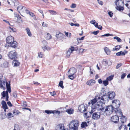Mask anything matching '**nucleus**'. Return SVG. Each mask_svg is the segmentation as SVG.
I'll return each instance as SVG.
<instances>
[{"instance_id": "49", "label": "nucleus", "mask_w": 130, "mask_h": 130, "mask_svg": "<svg viewBox=\"0 0 130 130\" xmlns=\"http://www.w3.org/2000/svg\"><path fill=\"white\" fill-rule=\"evenodd\" d=\"M0 116L1 119H4L7 117L6 114H1Z\"/></svg>"}, {"instance_id": "17", "label": "nucleus", "mask_w": 130, "mask_h": 130, "mask_svg": "<svg viewBox=\"0 0 130 130\" xmlns=\"http://www.w3.org/2000/svg\"><path fill=\"white\" fill-rule=\"evenodd\" d=\"M119 118L116 115H115L112 116L111 119V121L113 122L116 123L119 121Z\"/></svg>"}, {"instance_id": "34", "label": "nucleus", "mask_w": 130, "mask_h": 130, "mask_svg": "<svg viewBox=\"0 0 130 130\" xmlns=\"http://www.w3.org/2000/svg\"><path fill=\"white\" fill-rule=\"evenodd\" d=\"M25 30L26 31L27 33L28 34V36L29 37H31L32 36V34L30 31L29 28L28 27H27L26 28Z\"/></svg>"}, {"instance_id": "15", "label": "nucleus", "mask_w": 130, "mask_h": 130, "mask_svg": "<svg viewBox=\"0 0 130 130\" xmlns=\"http://www.w3.org/2000/svg\"><path fill=\"white\" fill-rule=\"evenodd\" d=\"M74 50V48L73 46H71V48L67 51V56L68 57H69L70 55L71 54Z\"/></svg>"}, {"instance_id": "50", "label": "nucleus", "mask_w": 130, "mask_h": 130, "mask_svg": "<svg viewBox=\"0 0 130 130\" xmlns=\"http://www.w3.org/2000/svg\"><path fill=\"white\" fill-rule=\"evenodd\" d=\"M8 28L10 29L11 30V31H12L13 32H15L16 31V29L13 27H9Z\"/></svg>"}, {"instance_id": "3", "label": "nucleus", "mask_w": 130, "mask_h": 130, "mask_svg": "<svg viewBox=\"0 0 130 130\" xmlns=\"http://www.w3.org/2000/svg\"><path fill=\"white\" fill-rule=\"evenodd\" d=\"M97 102V100L95 98L91 100L90 102H88V105L90 106V104H91V111L89 112L90 114H92L95 111V108H96L95 103Z\"/></svg>"}, {"instance_id": "27", "label": "nucleus", "mask_w": 130, "mask_h": 130, "mask_svg": "<svg viewBox=\"0 0 130 130\" xmlns=\"http://www.w3.org/2000/svg\"><path fill=\"white\" fill-rule=\"evenodd\" d=\"M114 112H115L116 113V114H122V112L121 110L118 108H115Z\"/></svg>"}, {"instance_id": "31", "label": "nucleus", "mask_w": 130, "mask_h": 130, "mask_svg": "<svg viewBox=\"0 0 130 130\" xmlns=\"http://www.w3.org/2000/svg\"><path fill=\"white\" fill-rule=\"evenodd\" d=\"M88 126V125L87 123L85 122H82L81 125V127L82 128H86Z\"/></svg>"}, {"instance_id": "12", "label": "nucleus", "mask_w": 130, "mask_h": 130, "mask_svg": "<svg viewBox=\"0 0 130 130\" xmlns=\"http://www.w3.org/2000/svg\"><path fill=\"white\" fill-rule=\"evenodd\" d=\"M42 43L44 44V46L43 47H42V48L44 51H45L46 50L47 51L50 50V47L48 46H46L47 43L45 40H44L42 41Z\"/></svg>"}, {"instance_id": "62", "label": "nucleus", "mask_w": 130, "mask_h": 130, "mask_svg": "<svg viewBox=\"0 0 130 130\" xmlns=\"http://www.w3.org/2000/svg\"><path fill=\"white\" fill-rule=\"evenodd\" d=\"M26 12L27 14H29L30 12L28 10L26 9V8L25 7V9L24 10V12Z\"/></svg>"}, {"instance_id": "23", "label": "nucleus", "mask_w": 130, "mask_h": 130, "mask_svg": "<svg viewBox=\"0 0 130 130\" xmlns=\"http://www.w3.org/2000/svg\"><path fill=\"white\" fill-rule=\"evenodd\" d=\"M121 115L120 117V120L121 122L122 123H124L125 122H126V118L124 116H123V114H120Z\"/></svg>"}, {"instance_id": "16", "label": "nucleus", "mask_w": 130, "mask_h": 130, "mask_svg": "<svg viewBox=\"0 0 130 130\" xmlns=\"http://www.w3.org/2000/svg\"><path fill=\"white\" fill-rule=\"evenodd\" d=\"M56 130H66L63 124H60L57 126L56 127Z\"/></svg>"}, {"instance_id": "14", "label": "nucleus", "mask_w": 130, "mask_h": 130, "mask_svg": "<svg viewBox=\"0 0 130 130\" xmlns=\"http://www.w3.org/2000/svg\"><path fill=\"white\" fill-rule=\"evenodd\" d=\"M25 9V7L22 6H19L17 7V10L20 14V12H24V10Z\"/></svg>"}, {"instance_id": "46", "label": "nucleus", "mask_w": 130, "mask_h": 130, "mask_svg": "<svg viewBox=\"0 0 130 130\" xmlns=\"http://www.w3.org/2000/svg\"><path fill=\"white\" fill-rule=\"evenodd\" d=\"M114 39L117 40V41L118 42H120L122 41V40L119 37L117 36H115L113 38Z\"/></svg>"}, {"instance_id": "35", "label": "nucleus", "mask_w": 130, "mask_h": 130, "mask_svg": "<svg viewBox=\"0 0 130 130\" xmlns=\"http://www.w3.org/2000/svg\"><path fill=\"white\" fill-rule=\"evenodd\" d=\"M100 115L98 114H93L92 117L94 119L97 120L100 118Z\"/></svg>"}, {"instance_id": "28", "label": "nucleus", "mask_w": 130, "mask_h": 130, "mask_svg": "<svg viewBox=\"0 0 130 130\" xmlns=\"http://www.w3.org/2000/svg\"><path fill=\"white\" fill-rule=\"evenodd\" d=\"M119 130H127L126 126L124 125H121L119 127Z\"/></svg>"}, {"instance_id": "52", "label": "nucleus", "mask_w": 130, "mask_h": 130, "mask_svg": "<svg viewBox=\"0 0 130 130\" xmlns=\"http://www.w3.org/2000/svg\"><path fill=\"white\" fill-rule=\"evenodd\" d=\"M113 35L111 34H109V33H107L105 34H104V35H102L101 36V37H104V36H106V37H108L109 36H112Z\"/></svg>"}, {"instance_id": "63", "label": "nucleus", "mask_w": 130, "mask_h": 130, "mask_svg": "<svg viewBox=\"0 0 130 130\" xmlns=\"http://www.w3.org/2000/svg\"><path fill=\"white\" fill-rule=\"evenodd\" d=\"M30 13L29 14V15L31 16L32 17H35V15H34V14L32 12H30L29 13Z\"/></svg>"}, {"instance_id": "7", "label": "nucleus", "mask_w": 130, "mask_h": 130, "mask_svg": "<svg viewBox=\"0 0 130 130\" xmlns=\"http://www.w3.org/2000/svg\"><path fill=\"white\" fill-rule=\"evenodd\" d=\"M87 105L84 104L80 105L78 107V110L80 112L83 113L86 111L87 110Z\"/></svg>"}, {"instance_id": "8", "label": "nucleus", "mask_w": 130, "mask_h": 130, "mask_svg": "<svg viewBox=\"0 0 130 130\" xmlns=\"http://www.w3.org/2000/svg\"><path fill=\"white\" fill-rule=\"evenodd\" d=\"M120 105V101L118 100H114L112 101V105L114 107L118 108Z\"/></svg>"}, {"instance_id": "30", "label": "nucleus", "mask_w": 130, "mask_h": 130, "mask_svg": "<svg viewBox=\"0 0 130 130\" xmlns=\"http://www.w3.org/2000/svg\"><path fill=\"white\" fill-rule=\"evenodd\" d=\"M68 114H73L74 113V110L72 108L68 109L66 111Z\"/></svg>"}, {"instance_id": "58", "label": "nucleus", "mask_w": 130, "mask_h": 130, "mask_svg": "<svg viewBox=\"0 0 130 130\" xmlns=\"http://www.w3.org/2000/svg\"><path fill=\"white\" fill-rule=\"evenodd\" d=\"M76 6V4H75L73 3L70 6V7L71 8H75Z\"/></svg>"}, {"instance_id": "18", "label": "nucleus", "mask_w": 130, "mask_h": 130, "mask_svg": "<svg viewBox=\"0 0 130 130\" xmlns=\"http://www.w3.org/2000/svg\"><path fill=\"white\" fill-rule=\"evenodd\" d=\"M64 36V34L59 32L58 33H56V37L58 39L61 40L63 38Z\"/></svg>"}, {"instance_id": "22", "label": "nucleus", "mask_w": 130, "mask_h": 130, "mask_svg": "<svg viewBox=\"0 0 130 130\" xmlns=\"http://www.w3.org/2000/svg\"><path fill=\"white\" fill-rule=\"evenodd\" d=\"M95 83V81L94 80L91 79L87 81L86 84L87 85L89 86H92Z\"/></svg>"}, {"instance_id": "9", "label": "nucleus", "mask_w": 130, "mask_h": 130, "mask_svg": "<svg viewBox=\"0 0 130 130\" xmlns=\"http://www.w3.org/2000/svg\"><path fill=\"white\" fill-rule=\"evenodd\" d=\"M7 2L9 4L11 5L17 6L19 4L18 0H8Z\"/></svg>"}, {"instance_id": "26", "label": "nucleus", "mask_w": 130, "mask_h": 130, "mask_svg": "<svg viewBox=\"0 0 130 130\" xmlns=\"http://www.w3.org/2000/svg\"><path fill=\"white\" fill-rule=\"evenodd\" d=\"M13 63H14V67H16L19 66L20 63L19 61L17 60L14 59L13 61Z\"/></svg>"}, {"instance_id": "6", "label": "nucleus", "mask_w": 130, "mask_h": 130, "mask_svg": "<svg viewBox=\"0 0 130 130\" xmlns=\"http://www.w3.org/2000/svg\"><path fill=\"white\" fill-rule=\"evenodd\" d=\"M115 108V107H114L112 105L107 106L105 109L104 112L107 111L108 113L112 114L114 112Z\"/></svg>"}, {"instance_id": "25", "label": "nucleus", "mask_w": 130, "mask_h": 130, "mask_svg": "<svg viewBox=\"0 0 130 130\" xmlns=\"http://www.w3.org/2000/svg\"><path fill=\"white\" fill-rule=\"evenodd\" d=\"M2 104L3 108H5V109H8L7 106L5 101L4 100L2 101Z\"/></svg>"}, {"instance_id": "55", "label": "nucleus", "mask_w": 130, "mask_h": 130, "mask_svg": "<svg viewBox=\"0 0 130 130\" xmlns=\"http://www.w3.org/2000/svg\"><path fill=\"white\" fill-rule=\"evenodd\" d=\"M7 118L10 119V118L14 116L13 114H7Z\"/></svg>"}, {"instance_id": "33", "label": "nucleus", "mask_w": 130, "mask_h": 130, "mask_svg": "<svg viewBox=\"0 0 130 130\" xmlns=\"http://www.w3.org/2000/svg\"><path fill=\"white\" fill-rule=\"evenodd\" d=\"M104 50L105 52L108 55H110L111 53V51L107 47H105L104 48Z\"/></svg>"}, {"instance_id": "10", "label": "nucleus", "mask_w": 130, "mask_h": 130, "mask_svg": "<svg viewBox=\"0 0 130 130\" xmlns=\"http://www.w3.org/2000/svg\"><path fill=\"white\" fill-rule=\"evenodd\" d=\"M108 96L109 100H112L115 96V93L113 91H109L108 93Z\"/></svg>"}, {"instance_id": "41", "label": "nucleus", "mask_w": 130, "mask_h": 130, "mask_svg": "<svg viewBox=\"0 0 130 130\" xmlns=\"http://www.w3.org/2000/svg\"><path fill=\"white\" fill-rule=\"evenodd\" d=\"M126 2H127L125 5V6L129 9H130V1L127 0L126 1Z\"/></svg>"}, {"instance_id": "36", "label": "nucleus", "mask_w": 130, "mask_h": 130, "mask_svg": "<svg viewBox=\"0 0 130 130\" xmlns=\"http://www.w3.org/2000/svg\"><path fill=\"white\" fill-rule=\"evenodd\" d=\"M121 45H118L115 46V47L113 48L112 51H118L121 47Z\"/></svg>"}, {"instance_id": "21", "label": "nucleus", "mask_w": 130, "mask_h": 130, "mask_svg": "<svg viewBox=\"0 0 130 130\" xmlns=\"http://www.w3.org/2000/svg\"><path fill=\"white\" fill-rule=\"evenodd\" d=\"M115 3L116 6H121V4H124V2L121 0H116L115 2Z\"/></svg>"}, {"instance_id": "42", "label": "nucleus", "mask_w": 130, "mask_h": 130, "mask_svg": "<svg viewBox=\"0 0 130 130\" xmlns=\"http://www.w3.org/2000/svg\"><path fill=\"white\" fill-rule=\"evenodd\" d=\"M48 11L52 15H55L57 14L56 12L54 10H49Z\"/></svg>"}, {"instance_id": "53", "label": "nucleus", "mask_w": 130, "mask_h": 130, "mask_svg": "<svg viewBox=\"0 0 130 130\" xmlns=\"http://www.w3.org/2000/svg\"><path fill=\"white\" fill-rule=\"evenodd\" d=\"M84 116L85 118L87 119L90 117L91 114H84Z\"/></svg>"}, {"instance_id": "56", "label": "nucleus", "mask_w": 130, "mask_h": 130, "mask_svg": "<svg viewBox=\"0 0 130 130\" xmlns=\"http://www.w3.org/2000/svg\"><path fill=\"white\" fill-rule=\"evenodd\" d=\"M126 76V74L125 73H124L122 74L121 75V79H123Z\"/></svg>"}, {"instance_id": "39", "label": "nucleus", "mask_w": 130, "mask_h": 130, "mask_svg": "<svg viewBox=\"0 0 130 130\" xmlns=\"http://www.w3.org/2000/svg\"><path fill=\"white\" fill-rule=\"evenodd\" d=\"M8 91H3L1 93V95L3 97L5 98L7 95H8Z\"/></svg>"}, {"instance_id": "20", "label": "nucleus", "mask_w": 130, "mask_h": 130, "mask_svg": "<svg viewBox=\"0 0 130 130\" xmlns=\"http://www.w3.org/2000/svg\"><path fill=\"white\" fill-rule=\"evenodd\" d=\"M10 81H8V83L7 82H6V87L7 91L9 93L11 92V87L10 86Z\"/></svg>"}, {"instance_id": "48", "label": "nucleus", "mask_w": 130, "mask_h": 130, "mask_svg": "<svg viewBox=\"0 0 130 130\" xmlns=\"http://www.w3.org/2000/svg\"><path fill=\"white\" fill-rule=\"evenodd\" d=\"M20 128L18 125L15 124V125L13 130H20Z\"/></svg>"}, {"instance_id": "44", "label": "nucleus", "mask_w": 130, "mask_h": 130, "mask_svg": "<svg viewBox=\"0 0 130 130\" xmlns=\"http://www.w3.org/2000/svg\"><path fill=\"white\" fill-rule=\"evenodd\" d=\"M103 83L105 86H107L109 84L108 81L106 79V80L103 81Z\"/></svg>"}, {"instance_id": "60", "label": "nucleus", "mask_w": 130, "mask_h": 130, "mask_svg": "<svg viewBox=\"0 0 130 130\" xmlns=\"http://www.w3.org/2000/svg\"><path fill=\"white\" fill-rule=\"evenodd\" d=\"M122 65V64L121 63H120L119 64H118L117 65V66L116 67V69H118Z\"/></svg>"}, {"instance_id": "54", "label": "nucleus", "mask_w": 130, "mask_h": 130, "mask_svg": "<svg viewBox=\"0 0 130 130\" xmlns=\"http://www.w3.org/2000/svg\"><path fill=\"white\" fill-rule=\"evenodd\" d=\"M17 20L18 21V22H20L22 20L21 17L19 15L17 16Z\"/></svg>"}, {"instance_id": "38", "label": "nucleus", "mask_w": 130, "mask_h": 130, "mask_svg": "<svg viewBox=\"0 0 130 130\" xmlns=\"http://www.w3.org/2000/svg\"><path fill=\"white\" fill-rule=\"evenodd\" d=\"M116 8L117 10H119V11H123L124 10V7L121 6H116Z\"/></svg>"}, {"instance_id": "2", "label": "nucleus", "mask_w": 130, "mask_h": 130, "mask_svg": "<svg viewBox=\"0 0 130 130\" xmlns=\"http://www.w3.org/2000/svg\"><path fill=\"white\" fill-rule=\"evenodd\" d=\"M60 109H62V110L61 111L56 110H46L44 112L43 111H42L41 112V113H45L47 114H55V113H57L58 114H60V113H64L66 111L65 110H64V108L63 107H61Z\"/></svg>"}, {"instance_id": "19", "label": "nucleus", "mask_w": 130, "mask_h": 130, "mask_svg": "<svg viewBox=\"0 0 130 130\" xmlns=\"http://www.w3.org/2000/svg\"><path fill=\"white\" fill-rule=\"evenodd\" d=\"M97 100L98 102H99V103L102 102H103V98L102 96H101V95H99V96L97 95L96 96L95 98Z\"/></svg>"}, {"instance_id": "32", "label": "nucleus", "mask_w": 130, "mask_h": 130, "mask_svg": "<svg viewBox=\"0 0 130 130\" xmlns=\"http://www.w3.org/2000/svg\"><path fill=\"white\" fill-rule=\"evenodd\" d=\"M117 56H124L125 55V53L123 52L122 51H121L119 52L116 53V54Z\"/></svg>"}, {"instance_id": "57", "label": "nucleus", "mask_w": 130, "mask_h": 130, "mask_svg": "<svg viewBox=\"0 0 130 130\" xmlns=\"http://www.w3.org/2000/svg\"><path fill=\"white\" fill-rule=\"evenodd\" d=\"M99 32V30H97L94 31L92 32V33L95 35H97Z\"/></svg>"}, {"instance_id": "1", "label": "nucleus", "mask_w": 130, "mask_h": 130, "mask_svg": "<svg viewBox=\"0 0 130 130\" xmlns=\"http://www.w3.org/2000/svg\"><path fill=\"white\" fill-rule=\"evenodd\" d=\"M79 125L78 121L76 120H74L71 121L69 124L68 130H78Z\"/></svg>"}, {"instance_id": "51", "label": "nucleus", "mask_w": 130, "mask_h": 130, "mask_svg": "<svg viewBox=\"0 0 130 130\" xmlns=\"http://www.w3.org/2000/svg\"><path fill=\"white\" fill-rule=\"evenodd\" d=\"M71 71L72 72V73H71L73 74H75L76 71V70L74 68H73L71 69Z\"/></svg>"}, {"instance_id": "43", "label": "nucleus", "mask_w": 130, "mask_h": 130, "mask_svg": "<svg viewBox=\"0 0 130 130\" xmlns=\"http://www.w3.org/2000/svg\"><path fill=\"white\" fill-rule=\"evenodd\" d=\"M85 37V36H84L80 38H77V40L78 43H79L80 42V40H83L84 39Z\"/></svg>"}, {"instance_id": "11", "label": "nucleus", "mask_w": 130, "mask_h": 130, "mask_svg": "<svg viewBox=\"0 0 130 130\" xmlns=\"http://www.w3.org/2000/svg\"><path fill=\"white\" fill-rule=\"evenodd\" d=\"M14 41V39L13 37L12 36H9L8 37L6 38V43L8 45L10 44Z\"/></svg>"}, {"instance_id": "59", "label": "nucleus", "mask_w": 130, "mask_h": 130, "mask_svg": "<svg viewBox=\"0 0 130 130\" xmlns=\"http://www.w3.org/2000/svg\"><path fill=\"white\" fill-rule=\"evenodd\" d=\"M108 14L110 17H112L113 16V13L111 11H109L108 12Z\"/></svg>"}, {"instance_id": "24", "label": "nucleus", "mask_w": 130, "mask_h": 130, "mask_svg": "<svg viewBox=\"0 0 130 130\" xmlns=\"http://www.w3.org/2000/svg\"><path fill=\"white\" fill-rule=\"evenodd\" d=\"M102 97L103 98V102H102L103 103H105V102L106 101L108 102L109 100L108 95H106V93H105V94L103 95V96H102Z\"/></svg>"}, {"instance_id": "5", "label": "nucleus", "mask_w": 130, "mask_h": 130, "mask_svg": "<svg viewBox=\"0 0 130 130\" xmlns=\"http://www.w3.org/2000/svg\"><path fill=\"white\" fill-rule=\"evenodd\" d=\"M17 53L14 50L11 51L9 53L8 57L11 59L13 60L16 59L17 58Z\"/></svg>"}, {"instance_id": "29", "label": "nucleus", "mask_w": 130, "mask_h": 130, "mask_svg": "<svg viewBox=\"0 0 130 130\" xmlns=\"http://www.w3.org/2000/svg\"><path fill=\"white\" fill-rule=\"evenodd\" d=\"M8 65V63L7 61H5L1 65V67L3 68H5L7 67Z\"/></svg>"}, {"instance_id": "64", "label": "nucleus", "mask_w": 130, "mask_h": 130, "mask_svg": "<svg viewBox=\"0 0 130 130\" xmlns=\"http://www.w3.org/2000/svg\"><path fill=\"white\" fill-rule=\"evenodd\" d=\"M90 23L91 24H92L93 25H95V23L96 22L94 20H93L90 21Z\"/></svg>"}, {"instance_id": "47", "label": "nucleus", "mask_w": 130, "mask_h": 130, "mask_svg": "<svg viewBox=\"0 0 130 130\" xmlns=\"http://www.w3.org/2000/svg\"><path fill=\"white\" fill-rule=\"evenodd\" d=\"M63 81H60L59 84V86L62 89H63L64 88V86L63 85Z\"/></svg>"}, {"instance_id": "4", "label": "nucleus", "mask_w": 130, "mask_h": 130, "mask_svg": "<svg viewBox=\"0 0 130 130\" xmlns=\"http://www.w3.org/2000/svg\"><path fill=\"white\" fill-rule=\"evenodd\" d=\"M104 104L105 103L103 102H97V104L95 105L96 108H95V110L97 109L98 110H100L104 112L105 108L103 106Z\"/></svg>"}, {"instance_id": "40", "label": "nucleus", "mask_w": 130, "mask_h": 130, "mask_svg": "<svg viewBox=\"0 0 130 130\" xmlns=\"http://www.w3.org/2000/svg\"><path fill=\"white\" fill-rule=\"evenodd\" d=\"M45 37L47 40H49L52 38V36L50 34L47 33V34L45 35Z\"/></svg>"}, {"instance_id": "45", "label": "nucleus", "mask_w": 130, "mask_h": 130, "mask_svg": "<svg viewBox=\"0 0 130 130\" xmlns=\"http://www.w3.org/2000/svg\"><path fill=\"white\" fill-rule=\"evenodd\" d=\"M113 75H112L108 77H107L106 79L108 81H111L113 79Z\"/></svg>"}, {"instance_id": "61", "label": "nucleus", "mask_w": 130, "mask_h": 130, "mask_svg": "<svg viewBox=\"0 0 130 130\" xmlns=\"http://www.w3.org/2000/svg\"><path fill=\"white\" fill-rule=\"evenodd\" d=\"M15 113H16V114H19L20 112L18 110H15L13 111V113L14 114Z\"/></svg>"}, {"instance_id": "13", "label": "nucleus", "mask_w": 130, "mask_h": 130, "mask_svg": "<svg viewBox=\"0 0 130 130\" xmlns=\"http://www.w3.org/2000/svg\"><path fill=\"white\" fill-rule=\"evenodd\" d=\"M8 47H11L13 48H15L18 46V43L17 42L13 41L9 45H8Z\"/></svg>"}, {"instance_id": "37", "label": "nucleus", "mask_w": 130, "mask_h": 130, "mask_svg": "<svg viewBox=\"0 0 130 130\" xmlns=\"http://www.w3.org/2000/svg\"><path fill=\"white\" fill-rule=\"evenodd\" d=\"M71 75H69V78L71 80L74 79L76 77V75L75 74H73L70 73Z\"/></svg>"}]
</instances>
